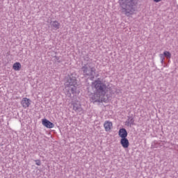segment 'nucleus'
I'll return each instance as SVG.
<instances>
[{"label":"nucleus","mask_w":178,"mask_h":178,"mask_svg":"<svg viewBox=\"0 0 178 178\" xmlns=\"http://www.w3.org/2000/svg\"><path fill=\"white\" fill-rule=\"evenodd\" d=\"M112 122L111 121H106L104 124V127L106 131H111V129H112Z\"/></svg>","instance_id":"ddd939ff"},{"label":"nucleus","mask_w":178,"mask_h":178,"mask_svg":"<svg viewBox=\"0 0 178 178\" xmlns=\"http://www.w3.org/2000/svg\"><path fill=\"white\" fill-rule=\"evenodd\" d=\"M154 2H156V3H158V2H161L162 0H153Z\"/></svg>","instance_id":"aec40b11"},{"label":"nucleus","mask_w":178,"mask_h":178,"mask_svg":"<svg viewBox=\"0 0 178 178\" xmlns=\"http://www.w3.org/2000/svg\"><path fill=\"white\" fill-rule=\"evenodd\" d=\"M31 100L27 97H24L22 99L21 102V105L23 106V108H29L31 105Z\"/></svg>","instance_id":"9d476101"},{"label":"nucleus","mask_w":178,"mask_h":178,"mask_svg":"<svg viewBox=\"0 0 178 178\" xmlns=\"http://www.w3.org/2000/svg\"><path fill=\"white\" fill-rule=\"evenodd\" d=\"M122 13L126 16H130L134 13V0H119Z\"/></svg>","instance_id":"20e7f679"},{"label":"nucleus","mask_w":178,"mask_h":178,"mask_svg":"<svg viewBox=\"0 0 178 178\" xmlns=\"http://www.w3.org/2000/svg\"><path fill=\"white\" fill-rule=\"evenodd\" d=\"M118 90H116L115 88H111L110 89V94L112 95L113 94H115V92H117Z\"/></svg>","instance_id":"a211bd4d"},{"label":"nucleus","mask_w":178,"mask_h":178,"mask_svg":"<svg viewBox=\"0 0 178 178\" xmlns=\"http://www.w3.org/2000/svg\"><path fill=\"white\" fill-rule=\"evenodd\" d=\"M163 55L164 56V58H166V59H168V60H170V58H172V54L170 53V51H165L163 53Z\"/></svg>","instance_id":"2eb2a0df"},{"label":"nucleus","mask_w":178,"mask_h":178,"mask_svg":"<svg viewBox=\"0 0 178 178\" xmlns=\"http://www.w3.org/2000/svg\"><path fill=\"white\" fill-rule=\"evenodd\" d=\"M159 56H160L161 63L162 64L164 63H165V56L163 55V54H160Z\"/></svg>","instance_id":"dca6fc26"},{"label":"nucleus","mask_w":178,"mask_h":178,"mask_svg":"<svg viewBox=\"0 0 178 178\" xmlns=\"http://www.w3.org/2000/svg\"><path fill=\"white\" fill-rule=\"evenodd\" d=\"M80 71L84 77H90L91 80L95 77V72L97 70L92 63V60L90 59L88 56L84 57V63L82 64Z\"/></svg>","instance_id":"f257e3e1"},{"label":"nucleus","mask_w":178,"mask_h":178,"mask_svg":"<svg viewBox=\"0 0 178 178\" xmlns=\"http://www.w3.org/2000/svg\"><path fill=\"white\" fill-rule=\"evenodd\" d=\"M13 69L17 72H19V70L22 69V64H20L19 62L14 63L13 65Z\"/></svg>","instance_id":"4468645a"},{"label":"nucleus","mask_w":178,"mask_h":178,"mask_svg":"<svg viewBox=\"0 0 178 178\" xmlns=\"http://www.w3.org/2000/svg\"><path fill=\"white\" fill-rule=\"evenodd\" d=\"M54 61L57 62L58 63H60L62 60H60V57L59 56H54Z\"/></svg>","instance_id":"f3484780"},{"label":"nucleus","mask_w":178,"mask_h":178,"mask_svg":"<svg viewBox=\"0 0 178 178\" xmlns=\"http://www.w3.org/2000/svg\"><path fill=\"white\" fill-rule=\"evenodd\" d=\"M118 136L120 138H127L129 133H127V130L125 128H121L118 131Z\"/></svg>","instance_id":"1a4fd4ad"},{"label":"nucleus","mask_w":178,"mask_h":178,"mask_svg":"<svg viewBox=\"0 0 178 178\" xmlns=\"http://www.w3.org/2000/svg\"><path fill=\"white\" fill-rule=\"evenodd\" d=\"M78 86L77 78H76V76H73V75L70 76L65 82V95L70 98H72V95L74 97V95L77 94L76 91Z\"/></svg>","instance_id":"f03ea898"},{"label":"nucleus","mask_w":178,"mask_h":178,"mask_svg":"<svg viewBox=\"0 0 178 178\" xmlns=\"http://www.w3.org/2000/svg\"><path fill=\"white\" fill-rule=\"evenodd\" d=\"M90 101L93 104L95 102H103L104 97L98 95L95 91L90 95Z\"/></svg>","instance_id":"39448f33"},{"label":"nucleus","mask_w":178,"mask_h":178,"mask_svg":"<svg viewBox=\"0 0 178 178\" xmlns=\"http://www.w3.org/2000/svg\"><path fill=\"white\" fill-rule=\"evenodd\" d=\"M125 124L128 127H131V126H134V124H136L134 123V115L133 114H131L127 116V120L125 122Z\"/></svg>","instance_id":"0eeeda50"},{"label":"nucleus","mask_w":178,"mask_h":178,"mask_svg":"<svg viewBox=\"0 0 178 178\" xmlns=\"http://www.w3.org/2000/svg\"><path fill=\"white\" fill-rule=\"evenodd\" d=\"M51 29L53 30H58L60 27V23L58 21H53L50 23Z\"/></svg>","instance_id":"f8f14e48"},{"label":"nucleus","mask_w":178,"mask_h":178,"mask_svg":"<svg viewBox=\"0 0 178 178\" xmlns=\"http://www.w3.org/2000/svg\"><path fill=\"white\" fill-rule=\"evenodd\" d=\"M42 124L47 129H54V127H55V124L54 123L45 118L42 120Z\"/></svg>","instance_id":"6e6552de"},{"label":"nucleus","mask_w":178,"mask_h":178,"mask_svg":"<svg viewBox=\"0 0 178 178\" xmlns=\"http://www.w3.org/2000/svg\"><path fill=\"white\" fill-rule=\"evenodd\" d=\"M92 87L95 89V92H97L100 97H104L106 95V91H108V86L104 81H101V79H97L92 83Z\"/></svg>","instance_id":"7ed1b4c3"},{"label":"nucleus","mask_w":178,"mask_h":178,"mask_svg":"<svg viewBox=\"0 0 178 178\" xmlns=\"http://www.w3.org/2000/svg\"><path fill=\"white\" fill-rule=\"evenodd\" d=\"M120 144H121L122 147L126 149L129 148L130 145V142H129V139H127V138H123L120 139Z\"/></svg>","instance_id":"9b49d317"},{"label":"nucleus","mask_w":178,"mask_h":178,"mask_svg":"<svg viewBox=\"0 0 178 178\" xmlns=\"http://www.w3.org/2000/svg\"><path fill=\"white\" fill-rule=\"evenodd\" d=\"M35 165L38 166H41V160H35Z\"/></svg>","instance_id":"6ab92c4d"},{"label":"nucleus","mask_w":178,"mask_h":178,"mask_svg":"<svg viewBox=\"0 0 178 178\" xmlns=\"http://www.w3.org/2000/svg\"><path fill=\"white\" fill-rule=\"evenodd\" d=\"M73 110L76 113L81 115L83 113V108H81V104L79 102H74L72 104Z\"/></svg>","instance_id":"423d86ee"}]
</instances>
